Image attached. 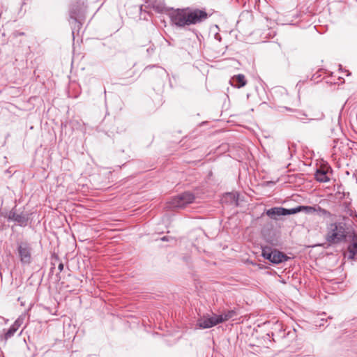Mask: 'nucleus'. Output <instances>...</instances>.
Returning a JSON list of instances; mask_svg holds the SVG:
<instances>
[{"mask_svg": "<svg viewBox=\"0 0 357 357\" xmlns=\"http://www.w3.org/2000/svg\"><path fill=\"white\" fill-rule=\"evenodd\" d=\"M289 257L283 252H280L277 250H273L271 262L278 264L287 261Z\"/></svg>", "mask_w": 357, "mask_h": 357, "instance_id": "1a4fd4ad", "label": "nucleus"}, {"mask_svg": "<svg viewBox=\"0 0 357 357\" xmlns=\"http://www.w3.org/2000/svg\"><path fill=\"white\" fill-rule=\"evenodd\" d=\"M207 16L206 12L198 9L188 12V24L190 25L201 22L206 19Z\"/></svg>", "mask_w": 357, "mask_h": 357, "instance_id": "39448f33", "label": "nucleus"}, {"mask_svg": "<svg viewBox=\"0 0 357 357\" xmlns=\"http://www.w3.org/2000/svg\"><path fill=\"white\" fill-rule=\"evenodd\" d=\"M58 269L59 270L60 272H61L63 270V263H60L59 264Z\"/></svg>", "mask_w": 357, "mask_h": 357, "instance_id": "5701e85b", "label": "nucleus"}, {"mask_svg": "<svg viewBox=\"0 0 357 357\" xmlns=\"http://www.w3.org/2000/svg\"><path fill=\"white\" fill-rule=\"evenodd\" d=\"M301 212L311 214L316 212V207L310 206H300Z\"/></svg>", "mask_w": 357, "mask_h": 357, "instance_id": "f3484780", "label": "nucleus"}, {"mask_svg": "<svg viewBox=\"0 0 357 357\" xmlns=\"http://www.w3.org/2000/svg\"><path fill=\"white\" fill-rule=\"evenodd\" d=\"M219 324L218 315L204 316L197 321V325L202 328H209Z\"/></svg>", "mask_w": 357, "mask_h": 357, "instance_id": "423d86ee", "label": "nucleus"}, {"mask_svg": "<svg viewBox=\"0 0 357 357\" xmlns=\"http://www.w3.org/2000/svg\"><path fill=\"white\" fill-rule=\"evenodd\" d=\"M348 251L349 252V258L354 259L357 254V234L354 235L352 243L348 247Z\"/></svg>", "mask_w": 357, "mask_h": 357, "instance_id": "9b49d317", "label": "nucleus"}, {"mask_svg": "<svg viewBox=\"0 0 357 357\" xmlns=\"http://www.w3.org/2000/svg\"><path fill=\"white\" fill-rule=\"evenodd\" d=\"M84 12V3H80L79 2H77L75 4H73L69 10L70 17L75 20V22L78 21V19L83 16Z\"/></svg>", "mask_w": 357, "mask_h": 357, "instance_id": "0eeeda50", "label": "nucleus"}, {"mask_svg": "<svg viewBox=\"0 0 357 357\" xmlns=\"http://www.w3.org/2000/svg\"><path fill=\"white\" fill-rule=\"evenodd\" d=\"M17 331L16 329L15 326H13V325L9 328V329L5 333V338L8 339L11 337Z\"/></svg>", "mask_w": 357, "mask_h": 357, "instance_id": "a211bd4d", "label": "nucleus"}, {"mask_svg": "<svg viewBox=\"0 0 357 357\" xmlns=\"http://www.w3.org/2000/svg\"><path fill=\"white\" fill-rule=\"evenodd\" d=\"M162 241H167V237L164 236L161 238Z\"/></svg>", "mask_w": 357, "mask_h": 357, "instance_id": "393cba45", "label": "nucleus"}, {"mask_svg": "<svg viewBox=\"0 0 357 357\" xmlns=\"http://www.w3.org/2000/svg\"><path fill=\"white\" fill-rule=\"evenodd\" d=\"M18 255L22 264H29L31 261V248L26 242H21L17 245Z\"/></svg>", "mask_w": 357, "mask_h": 357, "instance_id": "7ed1b4c3", "label": "nucleus"}, {"mask_svg": "<svg viewBox=\"0 0 357 357\" xmlns=\"http://www.w3.org/2000/svg\"><path fill=\"white\" fill-rule=\"evenodd\" d=\"M316 212L319 213V214H321L322 215H326V216L331 215V213L328 211H327L324 208H322L320 206L316 207Z\"/></svg>", "mask_w": 357, "mask_h": 357, "instance_id": "aec40b11", "label": "nucleus"}, {"mask_svg": "<svg viewBox=\"0 0 357 357\" xmlns=\"http://www.w3.org/2000/svg\"><path fill=\"white\" fill-rule=\"evenodd\" d=\"M347 234L345 223L332 222L327 225L325 239L329 244H337L346 238Z\"/></svg>", "mask_w": 357, "mask_h": 357, "instance_id": "f257e3e1", "label": "nucleus"}, {"mask_svg": "<svg viewBox=\"0 0 357 357\" xmlns=\"http://www.w3.org/2000/svg\"><path fill=\"white\" fill-rule=\"evenodd\" d=\"M315 178L319 182H322V183L328 182L329 181V178L327 176L326 172L322 169H318L316 172Z\"/></svg>", "mask_w": 357, "mask_h": 357, "instance_id": "4468645a", "label": "nucleus"}, {"mask_svg": "<svg viewBox=\"0 0 357 357\" xmlns=\"http://www.w3.org/2000/svg\"><path fill=\"white\" fill-rule=\"evenodd\" d=\"M8 219L16 222L20 226H26L28 222V217L23 213H17L15 208L8 213Z\"/></svg>", "mask_w": 357, "mask_h": 357, "instance_id": "6e6552de", "label": "nucleus"}, {"mask_svg": "<svg viewBox=\"0 0 357 357\" xmlns=\"http://www.w3.org/2000/svg\"><path fill=\"white\" fill-rule=\"evenodd\" d=\"M285 211H284V215H291V214H295V213H297L298 212H301V208H300V206L296 207V208H291V209H287L285 208Z\"/></svg>", "mask_w": 357, "mask_h": 357, "instance_id": "6ab92c4d", "label": "nucleus"}, {"mask_svg": "<svg viewBox=\"0 0 357 357\" xmlns=\"http://www.w3.org/2000/svg\"><path fill=\"white\" fill-rule=\"evenodd\" d=\"M236 315V312L235 310H233L225 312L220 315H218L219 324L233 318Z\"/></svg>", "mask_w": 357, "mask_h": 357, "instance_id": "f8f14e48", "label": "nucleus"}, {"mask_svg": "<svg viewBox=\"0 0 357 357\" xmlns=\"http://www.w3.org/2000/svg\"><path fill=\"white\" fill-rule=\"evenodd\" d=\"M273 250L269 247H265L262 249V256L271 261L272 258Z\"/></svg>", "mask_w": 357, "mask_h": 357, "instance_id": "2eb2a0df", "label": "nucleus"}, {"mask_svg": "<svg viewBox=\"0 0 357 357\" xmlns=\"http://www.w3.org/2000/svg\"><path fill=\"white\" fill-rule=\"evenodd\" d=\"M171 20L177 26L189 25L188 12L184 10H178L171 15Z\"/></svg>", "mask_w": 357, "mask_h": 357, "instance_id": "20e7f679", "label": "nucleus"}, {"mask_svg": "<svg viewBox=\"0 0 357 357\" xmlns=\"http://www.w3.org/2000/svg\"><path fill=\"white\" fill-rule=\"evenodd\" d=\"M153 8L158 13H162L165 10V5L162 1L160 0L158 2L155 1L152 3Z\"/></svg>", "mask_w": 357, "mask_h": 357, "instance_id": "dca6fc26", "label": "nucleus"}, {"mask_svg": "<svg viewBox=\"0 0 357 357\" xmlns=\"http://www.w3.org/2000/svg\"><path fill=\"white\" fill-rule=\"evenodd\" d=\"M13 326H15V327H16V329H18V328H19V327H20V324L19 321H18V320H17V321H15L14 322V324H13Z\"/></svg>", "mask_w": 357, "mask_h": 357, "instance_id": "4be33fe9", "label": "nucleus"}, {"mask_svg": "<svg viewBox=\"0 0 357 357\" xmlns=\"http://www.w3.org/2000/svg\"><path fill=\"white\" fill-rule=\"evenodd\" d=\"M195 199V195L190 192H185L176 197H174L171 202V207L172 208H184L189 204L194 202Z\"/></svg>", "mask_w": 357, "mask_h": 357, "instance_id": "f03ea898", "label": "nucleus"}, {"mask_svg": "<svg viewBox=\"0 0 357 357\" xmlns=\"http://www.w3.org/2000/svg\"><path fill=\"white\" fill-rule=\"evenodd\" d=\"M340 113L339 112V113L337 114V122H339V119H340Z\"/></svg>", "mask_w": 357, "mask_h": 357, "instance_id": "b1692460", "label": "nucleus"}, {"mask_svg": "<svg viewBox=\"0 0 357 357\" xmlns=\"http://www.w3.org/2000/svg\"><path fill=\"white\" fill-rule=\"evenodd\" d=\"M324 118V114L321 112L319 116L316 118H311L310 119H322Z\"/></svg>", "mask_w": 357, "mask_h": 357, "instance_id": "412c9836", "label": "nucleus"}, {"mask_svg": "<svg viewBox=\"0 0 357 357\" xmlns=\"http://www.w3.org/2000/svg\"><path fill=\"white\" fill-rule=\"evenodd\" d=\"M232 80L235 82V86L237 88H241L246 84V79L243 74H238L232 77Z\"/></svg>", "mask_w": 357, "mask_h": 357, "instance_id": "ddd939ff", "label": "nucleus"}, {"mask_svg": "<svg viewBox=\"0 0 357 357\" xmlns=\"http://www.w3.org/2000/svg\"><path fill=\"white\" fill-rule=\"evenodd\" d=\"M285 208L282 207H273L266 211V215L272 219L276 220L278 217L284 215Z\"/></svg>", "mask_w": 357, "mask_h": 357, "instance_id": "9d476101", "label": "nucleus"}]
</instances>
